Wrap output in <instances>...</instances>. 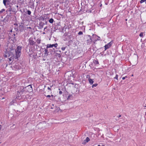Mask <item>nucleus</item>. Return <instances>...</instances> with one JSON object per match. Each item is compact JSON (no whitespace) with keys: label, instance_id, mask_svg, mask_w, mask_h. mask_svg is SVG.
Wrapping results in <instances>:
<instances>
[{"label":"nucleus","instance_id":"f257e3e1","mask_svg":"<svg viewBox=\"0 0 146 146\" xmlns=\"http://www.w3.org/2000/svg\"><path fill=\"white\" fill-rule=\"evenodd\" d=\"M21 47L18 46L15 50V58L17 59L19 57L21 54Z\"/></svg>","mask_w":146,"mask_h":146},{"label":"nucleus","instance_id":"f03ea898","mask_svg":"<svg viewBox=\"0 0 146 146\" xmlns=\"http://www.w3.org/2000/svg\"><path fill=\"white\" fill-rule=\"evenodd\" d=\"M13 50H12L9 55L8 53L6 55L7 56V55H8V56L10 61L12 60L15 58L14 54L13 53Z\"/></svg>","mask_w":146,"mask_h":146},{"label":"nucleus","instance_id":"7ed1b4c3","mask_svg":"<svg viewBox=\"0 0 146 146\" xmlns=\"http://www.w3.org/2000/svg\"><path fill=\"white\" fill-rule=\"evenodd\" d=\"M93 38L95 39V41H96L97 40H100V38L96 35H93Z\"/></svg>","mask_w":146,"mask_h":146},{"label":"nucleus","instance_id":"20e7f679","mask_svg":"<svg viewBox=\"0 0 146 146\" xmlns=\"http://www.w3.org/2000/svg\"><path fill=\"white\" fill-rule=\"evenodd\" d=\"M111 45V43L110 42L107 45H105V50L108 49V48L110 47Z\"/></svg>","mask_w":146,"mask_h":146},{"label":"nucleus","instance_id":"39448f33","mask_svg":"<svg viewBox=\"0 0 146 146\" xmlns=\"http://www.w3.org/2000/svg\"><path fill=\"white\" fill-rule=\"evenodd\" d=\"M88 39L87 40L88 42H91L92 41V39L91 38L90 36L88 35Z\"/></svg>","mask_w":146,"mask_h":146},{"label":"nucleus","instance_id":"423d86ee","mask_svg":"<svg viewBox=\"0 0 146 146\" xmlns=\"http://www.w3.org/2000/svg\"><path fill=\"white\" fill-rule=\"evenodd\" d=\"M90 141V139L88 137H87L84 140V143L85 144L87 143Z\"/></svg>","mask_w":146,"mask_h":146},{"label":"nucleus","instance_id":"0eeeda50","mask_svg":"<svg viewBox=\"0 0 146 146\" xmlns=\"http://www.w3.org/2000/svg\"><path fill=\"white\" fill-rule=\"evenodd\" d=\"M53 46H54L53 44H48L47 45V48H52Z\"/></svg>","mask_w":146,"mask_h":146},{"label":"nucleus","instance_id":"6e6552de","mask_svg":"<svg viewBox=\"0 0 146 146\" xmlns=\"http://www.w3.org/2000/svg\"><path fill=\"white\" fill-rule=\"evenodd\" d=\"M89 82V83L91 84H93L94 82V81L93 80L91 79V78H89L88 80Z\"/></svg>","mask_w":146,"mask_h":146},{"label":"nucleus","instance_id":"1a4fd4ad","mask_svg":"<svg viewBox=\"0 0 146 146\" xmlns=\"http://www.w3.org/2000/svg\"><path fill=\"white\" fill-rule=\"evenodd\" d=\"M8 0H3V3L5 6L6 5V3Z\"/></svg>","mask_w":146,"mask_h":146},{"label":"nucleus","instance_id":"9d476101","mask_svg":"<svg viewBox=\"0 0 146 146\" xmlns=\"http://www.w3.org/2000/svg\"><path fill=\"white\" fill-rule=\"evenodd\" d=\"M27 88L30 89V91H29L30 92H31L32 90V89L31 87V86H28L27 87Z\"/></svg>","mask_w":146,"mask_h":146},{"label":"nucleus","instance_id":"9b49d317","mask_svg":"<svg viewBox=\"0 0 146 146\" xmlns=\"http://www.w3.org/2000/svg\"><path fill=\"white\" fill-rule=\"evenodd\" d=\"M49 21L50 23H52L53 21V20L52 19H51L49 20Z\"/></svg>","mask_w":146,"mask_h":146},{"label":"nucleus","instance_id":"f8f14e48","mask_svg":"<svg viewBox=\"0 0 146 146\" xmlns=\"http://www.w3.org/2000/svg\"><path fill=\"white\" fill-rule=\"evenodd\" d=\"M98 85V84H93L92 86V87L93 88L94 87H96Z\"/></svg>","mask_w":146,"mask_h":146},{"label":"nucleus","instance_id":"ddd939ff","mask_svg":"<svg viewBox=\"0 0 146 146\" xmlns=\"http://www.w3.org/2000/svg\"><path fill=\"white\" fill-rule=\"evenodd\" d=\"M146 0H141L140 1V2L141 3H143L145 2Z\"/></svg>","mask_w":146,"mask_h":146},{"label":"nucleus","instance_id":"4468645a","mask_svg":"<svg viewBox=\"0 0 146 146\" xmlns=\"http://www.w3.org/2000/svg\"><path fill=\"white\" fill-rule=\"evenodd\" d=\"M5 9H2L1 11H0V14L2 13L3 12L5 11Z\"/></svg>","mask_w":146,"mask_h":146},{"label":"nucleus","instance_id":"2eb2a0df","mask_svg":"<svg viewBox=\"0 0 146 146\" xmlns=\"http://www.w3.org/2000/svg\"><path fill=\"white\" fill-rule=\"evenodd\" d=\"M143 33H141L140 34L139 36H141V37H142L143 36Z\"/></svg>","mask_w":146,"mask_h":146},{"label":"nucleus","instance_id":"dca6fc26","mask_svg":"<svg viewBox=\"0 0 146 146\" xmlns=\"http://www.w3.org/2000/svg\"><path fill=\"white\" fill-rule=\"evenodd\" d=\"M27 13L29 15H30L31 13V11H27Z\"/></svg>","mask_w":146,"mask_h":146},{"label":"nucleus","instance_id":"f3484780","mask_svg":"<svg viewBox=\"0 0 146 146\" xmlns=\"http://www.w3.org/2000/svg\"><path fill=\"white\" fill-rule=\"evenodd\" d=\"M83 34V33L81 31H80L79 32V33H78V34L79 35H82V34Z\"/></svg>","mask_w":146,"mask_h":146},{"label":"nucleus","instance_id":"a211bd4d","mask_svg":"<svg viewBox=\"0 0 146 146\" xmlns=\"http://www.w3.org/2000/svg\"><path fill=\"white\" fill-rule=\"evenodd\" d=\"M54 46L55 47H56L57 46V44L56 43L55 44H53Z\"/></svg>","mask_w":146,"mask_h":146},{"label":"nucleus","instance_id":"6ab92c4d","mask_svg":"<svg viewBox=\"0 0 146 146\" xmlns=\"http://www.w3.org/2000/svg\"><path fill=\"white\" fill-rule=\"evenodd\" d=\"M115 78L117 80L118 79V75H116L115 77Z\"/></svg>","mask_w":146,"mask_h":146},{"label":"nucleus","instance_id":"aec40b11","mask_svg":"<svg viewBox=\"0 0 146 146\" xmlns=\"http://www.w3.org/2000/svg\"><path fill=\"white\" fill-rule=\"evenodd\" d=\"M62 50H64L65 49V47H62Z\"/></svg>","mask_w":146,"mask_h":146},{"label":"nucleus","instance_id":"412c9836","mask_svg":"<svg viewBox=\"0 0 146 146\" xmlns=\"http://www.w3.org/2000/svg\"><path fill=\"white\" fill-rule=\"evenodd\" d=\"M98 146H105L104 145H103L102 144H100L98 145Z\"/></svg>","mask_w":146,"mask_h":146},{"label":"nucleus","instance_id":"4be33fe9","mask_svg":"<svg viewBox=\"0 0 146 146\" xmlns=\"http://www.w3.org/2000/svg\"><path fill=\"white\" fill-rule=\"evenodd\" d=\"M46 97H48V98H50L51 97V96H50V95H48Z\"/></svg>","mask_w":146,"mask_h":146},{"label":"nucleus","instance_id":"5701e85b","mask_svg":"<svg viewBox=\"0 0 146 146\" xmlns=\"http://www.w3.org/2000/svg\"><path fill=\"white\" fill-rule=\"evenodd\" d=\"M126 77H127L126 76H125V77H123L122 78V79L123 80H124Z\"/></svg>","mask_w":146,"mask_h":146},{"label":"nucleus","instance_id":"b1692460","mask_svg":"<svg viewBox=\"0 0 146 146\" xmlns=\"http://www.w3.org/2000/svg\"><path fill=\"white\" fill-rule=\"evenodd\" d=\"M2 126L1 125H0V131L1 130V128H2Z\"/></svg>","mask_w":146,"mask_h":146},{"label":"nucleus","instance_id":"393cba45","mask_svg":"<svg viewBox=\"0 0 146 146\" xmlns=\"http://www.w3.org/2000/svg\"><path fill=\"white\" fill-rule=\"evenodd\" d=\"M45 52H47V49H45Z\"/></svg>","mask_w":146,"mask_h":146},{"label":"nucleus","instance_id":"a878e982","mask_svg":"<svg viewBox=\"0 0 146 146\" xmlns=\"http://www.w3.org/2000/svg\"><path fill=\"white\" fill-rule=\"evenodd\" d=\"M50 88H50L49 87H48V90H50Z\"/></svg>","mask_w":146,"mask_h":146},{"label":"nucleus","instance_id":"bb28decb","mask_svg":"<svg viewBox=\"0 0 146 146\" xmlns=\"http://www.w3.org/2000/svg\"><path fill=\"white\" fill-rule=\"evenodd\" d=\"M144 107H146V106L145 104L144 106Z\"/></svg>","mask_w":146,"mask_h":146},{"label":"nucleus","instance_id":"cd10ccee","mask_svg":"<svg viewBox=\"0 0 146 146\" xmlns=\"http://www.w3.org/2000/svg\"><path fill=\"white\" fill-rule=\"evenodd\" d=\"M51 96L52 98V97H53V95H51Z\"/></svg>","mask_w":146,"mask_h":146},{"label":"nucleus","instance_id":"c85d7f7f","mask_svg":"<svg viewBox=\"0 0 146 146\" xmlns=\"http://www.w3.org/2000/svg\"><path fill=\"white\" fill-rule=\"evenodd\" d=\"M121 117V115H119V117Z\"/></svg>","mask_w":146,"mask_h":146},{"label":"nucleus","instance_id":"c756f323","mask_svg":"<svg viewBox=\"0 0 146 146\" xmlns=\"http://www.w3.org/2000/svg\"><path fill=\"white\" fill-rule=\"evenodd\" d=\"M145 3L146 4V1H145Z\"/></svg>","mask_w":146,"mask_h":146},{"label":"nucleus","instance_id":"7c9ffc66","mask_svg":"<svg viewBox=\"0 0 146 146\" xmlns=\"http://www.w3.org/2000/svg\"><path fill=\"white\" fill-rule=\"evenodd\" d=\"M133 76V74H132V76Z\"/></svg>","mask_w":146,"mask_h":146}]
</instances>
